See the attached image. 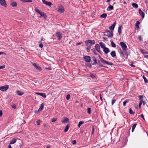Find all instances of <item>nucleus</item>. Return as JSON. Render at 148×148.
<instances>
[{
  "label": "nucleus",
  "instance_id": "22",
  "mask_svg": "<svg viewBox=\"0 0 148 148\" xmlns=\"http://www.w3.org/2000/svg\"><path fill=\"white\" fill-rule=\"evenodd\" d=\"M40 14L41 15V16H40L39 18L41 17V16H43L45 18L47 17L46 14L44 12H42V11H41V12H40Z\"/></svg>",
  "mask_w": 148,
  "mask_h": 148
},
{
  "label": "nucleus",
  "instance_id": "43",
  "mask_svg": "<svg viewBox=\"0 0 148 148\" xmlns=\"http://www.w3.org/2000/svg\"><path fill=\"white\" fill-rule=\"evenodd\" d=\"M38 43H40L39 45V47H40V48H42L43 47V44L40 41Z\"/></svg>",
  "mask_w": 148,
  "mask_h": 148
},
{
  "label": "nucleus",
  "instance_id": "14",
  "mask_svg": "<svg viewBox=\"0 0 148 148\" xmlns=\"http://www.w3.org/2000/svg\"><path fill=\"white\" fill-rule=\"evenodd\" d=\"M10 5L13 7H16L17 6V3L13 1H11Z\"/></svg>",
  "mask_w": 148,
  "mask_h": 148
},
{
  "label": "nucleus",
  "instance_id": "32",
  "mask_svg": "<svg viewBox=\"0 0 148 148\" xmlns=\"http://www.w3.org/2000/svg\"><path fill=\"white\" fill-rule=\"evenodd\" d=\"M100 61L101 63H103V64H107V61L105 60L103 58H101Z\"/></svg>",
  "mask_w": 148,
  "mask_h": 148
},
{
  "label": "nucleus",
  "instance_id": "54",
  "mask_svg": "<svg viewBox=\"0 0 148 148\" xmlns=\"http://www.w3.org/2000/svg\"><path fill=\"white\" fill-rule=\"evenodd\" d=\"M57 120V119L56 118H53L52 119L51 121L52 122H53L56 121Z\"/></svg>",
  "mask_w": 148,
  "mask_h": 148
},
{
  "label": "nucleus",
  "instance_id": "46",
  "mask_svg": "<svg viewBox=\"0 0 148 148\" xmlns=\"http://www.w3.org/2000/svg\"><path fill=\"white\" fill-rule=\"evenodd\" d=\"M91 109L90 108H87V112L89 114H90L91 113Z\"/></svg>",
  "mask_w": 148,
  "mask_h": 148
},
{
  "label": "nucleus",
  "instance_id": "28",
  "mask_svg": "<svg viewBox=\"0 0 148 148\" xmlns=\"http://www.w3.org/2000/svg\"><path fill=\"white\" fill-rule=\"evenodd\" d=\"M107 16V14H106L103 13L100 15V17L105 18Z\"/></svg>",
  "mask_w": 148,
  "mask_h": 148
},
{
  "label": "nucleus",
  "instance_id": "17",
  "mask_svg": "<svg viewBox=\"0 0 148 148\" xmlns=\"http://www.w3.org/2000/svg\"><path fill=\"white\" fill-rule=\"evenodd\" d=\"M123 27L122 26H119L118 28V33L119 34V35H120L121 33L122 29H123Z\"/></svg>",
  "mask_w": 148,
  "mask_h": 148
},
{
  "label": "nucleus",
  "instance_id": "41",
  "mask_svg": "<svg viewBox=\"0 0 148 148\" xmlns=\"http://www.w3.org/2000/svg\"><path fill=\"white\" fill-rule=\"evenodd\" d=\"M34 10L35 12H36L37 13L39 14L41 12V11H40L37 8H35L34 9Z\"/></svg>",
  "mask_w": 148,
  "mask_h": 148
},
{
  "label": "nucleus",
  "instance_id": "47",
  "mask_svg": "<svg viewBox=\"0 0 148 148\" xmlns=\"http://www.w3.org/2000/svg\"><path fill=\"white\" fill-rule=\"evenodd\" d=\"M138 38L140 40V41H143V39L142 38V36L141 35H139V36H138Z\"/></svg>",
  "mask_w": 148,
  "mask_h": 148
},
{
  "label": "nucleus",
  "instance_id": "45",
  "mask_svg": "<svg viewBox=\"0 0 148 148\" xmlns=\"http://www.w3.org/2000/svg\"><path fill=\"white\" fill-rule=\"evenodd\" d=\"M111 44L112 46V47H116V45L114 43V42H111Z\"/></svg>",
  "mask_w": 148,
  "mask_h": 148
},
{
  "label": "nucleus",
  "instance_id": "1",
  "mask_svg": "<svg viewBox=\"0 0 148 148\" xmlns=\"http://www.w3.org/2000/svg\"><path fill=\"white\" fill-rule=\"evenodd\" d=\"M86 46L90 45V47L92 46V45L95 44V41L94 40H88L85 41Z\"/></svg>",
  "mask_w": 148,
  "mask_h": 148
},
{
  "label": "nucleus",
  "instance_id": "34",
  "mask_svg": "<svg viewBox=\"0 0 148 148\" xmlns=\"http://www.w3.org/2000/svg\"><path fill=\"white\" fill-rule=\"evenodd\" d=\"M90 76L93 78H95L96 77V75L93 73H90Z\"/></svg>",
  "mask_w": 148,
  "mask_h": 148
},
{
  "label": "nucleus",
  "instance_id": "26",
  "mask_svg": "<svg viewBox=\"0 0 148 148\" xmlns=\"http://www.w3.org/2000/svg\"><path fill=\"white\" fill-rule=\"evenodd\" d=\"M64 10L63 8H59L58 10V12L60 13H63L64 12Z\"/></svg>",
  "mask_w": 148,
  "mask_h": 148
},
{
  "label": "nucleus",
  "instance_id": "36",
  "mask_svg": "<svg viewBox=\"0 0 148 148\" xmlns=\"http://www.w3.org/2000/svg\"><path fill=\"white\" fill-rule=\"evenodd\" d=\"M84 122L83 121H80L79 122V123L77 125V126L78 127H80L81 125L84 123Z\"/></svg>",
  "mask_w": 148,
  "mask_h": 148
},
{
  "label": "nucleus",
  "instance_id": "40",
  "mask_svg": "<svg viewBox=\"0 0 148 148\" xmlns=\"http://www.w3.org/2000/svg\"><path fill=\"white\" fill-rule=\"evenodd\" d=\"M44 107L43 103H42L41 105L40 106L39 108V110L40 111L42 110L43 109Z\"/></svg>",
  "mask_w": 148,
  "mask_h": 148
},
{
  "label": "nucleus",
  "instance_id": "51",
  "mask_svg": "<svg viewBox=\"0 0 148 148\" xmlns=\"http://www.w3.org/2000/svg\"><path fill=\"white\" fill-rule=\"evenodd\" d=\"M106 64H108L109 65H112L113 64V63L111 62H108L107 61Z\"/></svg>",
  "mask_w": 148,
  "mask_h": 148
},
{
  "label": "nucleus",
  "instance_id": "21",
  "mask_svg": "<svg viewBox=\"0 0 148 148\" xmlns=\"http://www.w3.org/2000/svg\"><path fill=\"white\" fill-rule=\"evenodd\" d=\"M92 60L94 61V63L92 64V65H95L97 64V62L96 58L95 57H92Z\"/></svg>",
  "mask_w": 148,
  "mask_h": 148
},
{
  "label": "nucleus",
  "instance_id": "27",
  "mask_svg": "<svg viewBox=\"0 0 148 148\" xmlns=\"http://www.w3.org/2000/svg\"><path fill=\"white\" fill-rule=\"evenodd\" d=\"M20 0L23 3L32 2V0Z\"/></svg>",
  "mask_w": 148,
  "mask_h": 148
},
{
  "label": "nucleus",
  "instance_id": "11",
  "mask_svg": "<svg viewBox=\"0 0 148 148\" xmlns=\"http://www.w3.org/2000/svg\"><path fill=\"white\" fill-rule=\"evenodd\" d=\"M32 64L33 66H34L36 69H37L39 70H41V68L40 67L38 66L35 63H32Z\"/></svg>",
  "mask_w": 148,
  "mask_h": 148
},
{
  "label": "nucleus",
  "instance_id": "57",
  "mask_svg": "<svg viewBox=\"0 0 148 148\" xmlns=\"http://www.w3.org/2000/svg\"><path fill=\"white\" fill-rule=\"evenodd\" d=\"M115 101H116V100H112V105H113V104L115 102Z\"/></svg>",
  "mask_w": 148,
  "mask_h": 148
},
{
  "label": "nucleus",
  "instance_id": "61",
  "mask_svg": "<svg viewBox=\"0 0 148 148\" xmlns=\"http://www.w3.org/2000/svg\"><path fill=\"white\" fill-rule=\"evenodd\" d=\"M87 66L89 68H91L92 67V65L90 64H88L87 65Z\"/></svg>",
  "mask_w": 148,
  "mask_h": 148
},
{
  "label": "nucleus",
  "instance_id": "39",
  "mask_svg": "<svg viewBox=\"0 0 148 148\" xmlns=\"http://www.w3.org/2000/svg\"><path fill=\"white\" fill-rule=\"evenodd\" d=\"M69 127L68 124L66 126L65 129L64 130V131L65 132H67L69 130Z\"/></svg>",
  "mask_w": 148,
  "mask_h": 148
},
{
  "label": "nucleus",
  "instance_id": "31",
  "mask_svg": "<svg viewBox=\"0 0 148 148\" xmlns=\"http://www.w3.org/2000/svg\"><path fill=\"white\" fill-rule=\"evenodd\" d=\"M140 23V22L138 21H137L136 22L135 24V26L136 27L137 29L139 28V25Z\"/></svg>",
  "mask_w": 148,
  "mask_h": 148
},
{
  "label": "nucleus",
  "instance_id": "42",
  "mask_svg": "<svg viewBox=\"0 0 148 148\" xmlns=\"http://www.w3.org/2000/svg\"><path fill=\"white\" fill-rule=\"evenodd\" d=\"M129 113L130 114H134L135 112L132 111V109L130 108L129 109Z\"/></svg>",
  "mask_w": 148,
  "mask_h": 148
},
{
  "label": "nucleus",
  "instance_id": "5",
  "mask_svg": "<svg viewBox=\"0 0 148 148\" xmlns=\"http://www.w3.org/2000/svg\"><path fill=\"white\" fill-rule=\"evenodd\" d=\"M120 45L121 46V48L123 50H126L127 48L126 45L123 42H120Z\"/></svg>",
  "mask_w": 148,
  "mask_h": 148
},
{
  "label": "nucleus",
  "instance_id": "62",
  "mask_svg": "<svg viewBox=\"0 0 148 148\" xmlns=\"http://www.w3.org/2000/svg\"><path fill=\"white\" fill-rule=\"evenodd\" d=\"M142 104V103H141V102H140L139 105V107L140 108Z\"/></svg>",
  "mask_w": 148,
  "mask_h": 148
},
{
  "label": "nucleus",
  "instance_id": "33",
  "mask_svg": "<svg viewBox=\"0 0 148 148\" xmlns=\"http://www.w3.org/2000/svg\"><path fill=\"white\" fill-rule=\"evenodd\" d=\"M110 54L111 56L113 57H114L115 56H116V53L114 51H112L111 52Z\"/></svg>",
  "mask_w": 148,
  "mask_h": 148
},
{
  "label": "nucleus",
  "instance_id": "8",
  "mask_svg": "<svg viewBox=\"0 0 148 148\" xmlns=\"http://www.w3.org/2000/svg\"><path fill=\"white\" fill-rule=\"evenodd\" d=\"M84 60L86 62H89L91 60V58L89 56H85L84 57Z\"/></svg>",
  "mask_w": 148,
  "mask_h": 148
},
{
  "label": "nucleus",
  "instance_id": "37",
  "mask_svg": "<svg viewBox=\"0 0 148 148\" xmlns=\"http://www.w3.org/2000/svg\"><path fill=\"white\" fill-rule=\"evenodd\" d=\"M143 77L144 80L145 82V83H148V80L147 79L146 77H145V75H143Z\"/></svg>",
  "mask_w": 148,
  "mask_h": 148
},
{
  "label": "nucleus",
  "instance_id": "49",
  "mask_svg": "<svg viewBox=\"0 0 148 148\" xmlns=\"http://www.w3.org/2000/svg\"><path fill=\"white\" fill-rule=\"evenodd\" d=\"M70 97V95L69 94H68L66 96V99L67 100H68L69 99Z\"/></svg>",
  "mask_w": 148,
  "mask_h": 148
},
{
  "label": "nucleus",
  "instance_id": "25",
  "mask_svg": "<svg viewBox=\"0 0 148 148\" xmlns=\"http://www.w3.org/2000/svg\"><path fill=\"white\" fill-rule=\"evenodd\" d=\"M16 93L18 95L22 96L23 94L24 93L21 92L20 91L17 90L16 91Z\"/></svg>",
  "mask_w": 148,
  "mask_h": 148
},
{
  "label": "nucleus",
  "instance_id": "9",
  "mask_svg": "<svg viewBox=\"0 0 148 148\" xmlns=\"http://www.w3.org/2000/svg\"><path fill=\"white\" fill-rule=\"evenodd\" d=\"M138 98L140 99V102H141L142 103H143V105H145L146 103L143 100V95H139Z\"/></svg>",
  "mask_w": 148,
  "mask_h": 148
},
{
  "label": "nucleus",
  "instance_id": "23",
  "mask_svg": "<svg viewBox=\"0 0 148 148\" xmlns=\"http://www.w3.org/2000/svg\"><path fill=\"white\" fill-rule=\"evenodd\" d=\"M69 119L66 117L62 121V122L63 123H65L69 121Z\"/></svg>",
  "mask_w": 148,
  "mask_h": 148
},
{
  "label": "nucleus",
  "instance_id": "55",
  "mask_svg": "<svg viewBox=\"0 0 148 148\" xmlns=\"http://www.w3.org/2000/svg\"><path fill=\"white\" fill-rule=\"evenodd\" d=\"M5 67V65H3L2 66H0V69L4 68Z\"/></svg>",
  "mask_w": 148,
  "mask_h": 148
},
{
  "label": "nucleus",
  "instance_id": "63",
  "mask_svg": "<svg viewBox=\"0 0 148 148\" xmlns=\"http://www.w3.org/2000/svg\"><path fill=\"white\" fill-rule=\"evenodd\" d=\"M82 43V42H79V43H77L76 44V45H81V44Z\"/></svg>",
  "mask_w": 148,
  "mask_h": 148
},
{
  "label": "nucleus",
  "instance_id": "64",
  "mask_svg": "<svg viewBox=\"0 0 148 148\" xmlns=\"http://www.w3.org/2000/svg\"><path fill=\"white\" fill-rule=\"evenodd\" d=\"M141 51L143 53H145L144 52V50L142 49H141Z\"/></svg>",
  "mask_w": 148,
  "mask_h": 148
},
{
  "label": "nucleus",
  "instance_id": "29",
  "mask_svg": "<svg viewBox=\"0 0 148 148\" xmlns=\"http://www.w3.org/2000/svg\"><path fill=\"white\" fill-rule=\"evenodd\" d=\"M87 47L86 48L87 51V52L89 53L90 52V51L91 47L90 45L86 46Z\"/></svg>",
  "mask_w": 148,
  "mask_h": 148
},
{
  "label": "nucleus",
  "instance_id": "30",
  "mask_svg": "<svg viewBox=\"0 0 148 148\" xmlns=\"http://www.w3.org/2000/svg\"><path fill=\"white\" fill-rule=\"evenodd\" d=\"M132 6L136 8H137L138 7V5L136 3H133L132 4Z\"/></svg>",
  "mask_w": 148,
  "mask_h": 148
},
{
  "label": "nucleus",
  "instance_id": "2",
  "mask_svg": "<svg viewBox=\"0 0 148 148\" xmlns=\"http://www.w3.org/2000/svg\"><path fill=\"white\" fill-rule=\"evenodd\" d=\"M55 35L56 36L57 39L59 40H60L62 37V33L59 32H56Z\"/></svg>",
  "mask_w": 148,
  "mask_h": 148
},
{
  "label": "nucleus",
  "instance_id": "10",
  "mask_svg": "<svg viewBox=\"0 0 148 148\" xmlns=\"http://www.w3.org/2000/svg\"><path fill=\"white\" fill-rule=\"evenodd\" d=\"M42 2L44 4L51 7V5H52V4L50 2H48L45 0H42Z\"/></svg>",
  "mask_w": 148,
  "mask_h": 148
},
{
  "label": "nucleus",
  "instance_id": "38",
  "mask_svg": "<svg viewBox=\"0 0 148 148\" xmlns=\"http://www.w3.org/2000/svg\"><path fill=\"white\" fill-rule=\"evenodd\" d=\"M96 50L94 48L92 49H91V51L95 55H97V53L96 52Z\"/></svg>",
  "mask_w": 148,
  "mask_h": 148
},
{
  "label": "nucleus",
  "instance_id": "50",
  "mask_svg": "<svg viewBox=\"0 0 148 148\" xmlns=\"http://www.w3.org/2000/svg\"><path fill=\"white\" fill-rule=\"evenodd\" d=\"M36 124L38 125H40V120H38L36 122Z\"/></svg>",
  "mask_w": 148,
  "mask_h": 148
},
{
  "label": "nucleus",
  "instance_id": "35",
  "mask_svg": "<svg viewBox=\"0 0 148 148\" xmlns=\"http://www.w3.org/2000/svg\"><path fill=\"white\" fill-rule=\"evenodd\" d=\"M137 125V124L136 123H135L132 126V132H133Z\"/></svg>",
  "mask_w": 148,
  "mask_h": 148
},
{
  "label": "nucleus",
  "instance_id": "6",
  "mask_svg": "<svg viewBox=\"0 0 148 148\" xmlns=\"http://www.w3.org/2000/svg\"><path fill=\"white\" fill-rule=\"evenodd\" d=\"M100 47L98 44H96L95 46V48L97 51L100 53H101L102 52L100 50Z\"/></svg>",
  "mask_w": 148,
  "mask_h": 148
},
{
  "label": "nucleus",
  "instance_id": "16",
  "mask_svg": "<svg viewBox=\"0 0 148 148\" xmlns=\"http://www.w3.org/2000/svg\"><path fill=\"white\" fill-rule=\"evenodd\" d=\"M116 25V22H114L112 25L109 27V29L111 30H113Z\"/></svg>",
  "mask_w": 148,
  "mask_h": 148
},
{
  "label": "nucleus",
  "instance_id": "53",
  "mask_svg": "<svg viewBox=\"0 0 148 148\" xmlns=\"http://www.w3.org/2000/svg\"><path fill=\"white\" fill-rule=\"evenodd\" d=\"M99 66H100V67H105V68H107V67L105 66H103L102 64H99Z\"/></svg>",
  "mask_w": 148,
  "mask_h": 148
},
{
  "label": "nucleus",
  "instance_id": "13",
  "mask_svg": "<svg viewBox=\"0 0 148 148\" xmlns=\"http://www.w3.org/2000/svg\"><path fill=\"white\" fill-rule=\"evenodd\" d=\"M120 53L121 55H122L123 56L125 57H126V58L127 57L128 55L127 53L126 52H125L124 51H121Z\"/></svg>",
  "mask_w": 148,
  "mask_h": 148
},
{
  "label": "nucleus",
  "instance_id": "20",
  "mask_svg": "<svg viewBox=\"0 0 148 148\" xmlns=\"http://www.w3.org/2000/svg\"><path fill=\"white\" fill-rule=\"evenodd\" d=\"M16 141V140L15 138H14L12 139L10 141V144H12L15 143Z\"/></svg>",
  "mask_w": 148,
  "mask_h": 148
},
{
  "label": "nucleus",
  "instance_id": "15",
  "mask_svg": "<svg viewBox=\"0 0 148 148\" xmlns=\"http://www.w3.org/2000/svg\"><path fill=\"white\" fill-rule=\"evenodd\" d=\"M36 94L37 95H39L44 98L46 97V94L45 93L36 92Z\"/></svg>",
  "mask_w": 148,
  "mask_h": 148
},
{
  "label": "nucleus",
  "instance_id": "7",
  "mask_svg": "<svg viewBox=\"0 0 148 148\" xmlns=\"http://www.w3.org/2000/svg\"><path fill=\"white\" fill-rule=\"evenodd\" d=\"M0 4L3 6L7 7V5L5 0H0Z\"/></svg>",
  "mask_w": 148,
  "mask_h": 148
},
{
  "label": "nucleus",
  "instance_id": "58",
  "mask_svg": "<svg viewBox=\"0 0 148 148\" xmlns=\"http://www.w3.org/2000/svg\"><path fill=\"white\" fill-rule=\"evenodd\" d=\"M140 116L144 120H145V119L144 116V115L143 114H141L140 115Z\"/></svg>",
  "mask_w": 148,
  "mask_h": 148
},
{
  "label": "nucleus",
  "instance_id": "44",
  "mask_svg": "<svg viewBox=\"0 0 148 148\" xmlns=\"http://www.w3.org/2000/svg\"><path fill=\"white\" fill-rule=\"evenodd\" d=\"M128 101H129L127 100H126L125 101H124L123 102V106H126V104L127 103H128Z\"/></svg>",
  "mask_w": 148,
  "mask_h": 148
},
{
  "label": "nucleus",
  "instance_id": "59",
  "mask_svg": "<svg viewBox=\"0 0 148 148\" xmlns=\"http://www.w3.org/2000/svg\"><path fill=\"white\" fill-rule=\"evenodd\" d=\"M3 112L1 110H0V117H1L2 115Z\"/></svg>",
  "mask_w": 148,
  "mask_h": 148
},
{
  "label": "nucleus",
  "instance_id": "56",
  "mask_svg": "<svg viewBox=\"0 0 148 148\" xmlns=\"http://www.w3.org/2000/svg\"><path fill=\"white\" fill-rule=\"evenodd\" d=\"M76 140H73L72 143L73 144L75 145V144H76Z\"/></svg>",
  "mask_w": 148,
  "mask_h": 148
},
{
  "label": "nucleus",
  "instance_id": "19",
  "mask_svg": "<svg viewBox=\"0 0 148 148\" xmlns=\"http://www.w3.org/2000/svg\"><path fill=\"white\" fill-rule=\"evenodd\" d=\"M114 7L113 6L111 5L110 4H109V6L107 8V10L108 11H110L111 10H113Z\"/></svg>",
  "mask_w": 148,
  "mask_h": 148
},
{
  "label": "nucleus",
  "instance_id": "12",
  "mask_svg": "<svg viewBox=\"0 0 148 148\" xmlns=\"http://www.w3.org/2000/svg\"><path fill=\"white\" fill-rule=\"evenodd\" d=\"M141 17L143 18L145 17V13L143 12L141 9H139L138 11Z\"/></svg>",
  "mask_w": 148,
  "mask_h": 148
},
{
  "label": "nucleus",
  "instance_id": "3",
  "mask_svg": "<svg viewBox=\"0 0 148 148\" xmlns=\"http://www.w3.org/2000/svg\"><path fill=\"white\" fill-rule=\"evenodd\" d=\"M9 88V86L8 85L0 87V90L3 91H5Z\"/></svg>",
  "mask_w": 148,
  "mask_h": 148
},
{
  "label": "nucleus",
  "instance_id": "60",
  "mask_svg": "<svg viewBox=\"0 0 148 148\" xmlns=\"http://www.w3.org/2000/svg\"><path fill=\"white\" fill-rule=\"evenodd\" d=\"M45 69H48V70H51V68L50 67H46Z\"/></svg>",
  "mask_w": 148,
  "mask_h": 148
},
{
  "label": "nucleus",
  "instance_id": "18",
  "mask_svg": "<svg viewBox=\"0 0 148 148\" xmlns=\"http://www.w3.org/2000/svg\"><path fill=\"white\" fill-rule=\"evenodd\" d=\"M103 49V51L106 54H107L110 51L109 49L107 47H105Z\"/></svg>",
  "mask_w": 148,
  "mask_h": 148
},
{
  "label": "nucleus",
  "instance_id": "48",
  "mask_svg": "<svg viewBox=\"0 0 148 148\" xmlns=\"http://www.w3.org/2000/svg\"><path fill=\"white\" fill-rule=\"evenodd\" d=\"M92 131L91 132V134L92 135L94 134V132L95 130V127L93 126H92Z\"/></svg>",
  "mask_w": 148,
  "mask_h": 148
},
{
  "label": "nucleus",
  "instance_id": "52",
  "mask_svg": "<svg viewBox=\"0 0 148 148\" xmlns=\"http://www.w3.org/2000/svg\"><path fill=\"white\" fill-rule=\"evenodd\" d=\"M12 108L15 109L16 108V105L15 104H13L12 105Z\"/></svg>",
  "mask_w": 148,
  "mask_h": 148
},
{
  "label": "nucleus",
  "instance_id": "4",
  "mask_svg": "<svg viewBox=\"0 0 148 148\" xmlns=\"http://www.w3.org/2000/svg\"><path fill=\"white\" fill-rule=\"evenodd\" d=\"M106 35H104L105 36H107L109 38H111L113 36V33L112 31H110L109 30H107L106 32Z\"/></svg>",
  "mask_w": 148,
  "mask_h": 148
},
{
  "label": "nucleus",
  "instance_id": "24",
  "mask_svg": "<svg viewBox=\"0 0 148 148\" xmlns=\"http://www.w3.org/2000/svg\"><path fill=\"white\" fill-rule=\"evenodd\" d=\"M99 44L100 45V46L101 47V48L102 49H103L105 47V46L104 43L102 42H99Z\"/></svg>",
  "mask_w": 148,
  "mask_h": 148
}]
</instances>
